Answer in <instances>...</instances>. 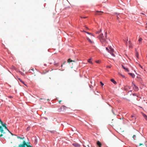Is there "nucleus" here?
<instances>
[{
    "label": "nucleus",
    "mask_w": 147,
    "mask_h": 147,
    "mask_svg": "<svg viewBox=\"0 0 147 147\" xmlns=\"http://www.w3.org/2000/svg\"><path fill=\"white\" fill-rule=\"evenodd\" d=\"M107 32H105L104 35L102 34L99 35L98 38L103 46H105L108 43V38H107Z\"/></svg>",
    "instance_id": "f257e3e1"
},
{
    "label": "nucleus",
    "mask_w": 147,
    "mask_h": 147,
    "mask_svg": "<svg viewBox=\"0 0 147 147\" xmlns=\"http://www.w3.org/2000/svg\"><path fill=\"white\" fill-rule=\"evenodd\" d=\"M28 147V144L26 143L25 141H23L22 144H20L17 147Z\"/></svg>",
    "instance_id": "f03ea898"
},
{
    "label": "nucleus",
    "mask_w": 147,
    "mask_h": 147,
    "mask_svg": "<svg viewBox=\"0 0 147 147\" xmlns=\"http://www.w3.org/2000/svg\"><path fill=\"white\" fill-rule=\"evenodd\" d=\"M67 107L64 105L61 106V108H59L58 110L59 112H61L62 111H64L65 110Z\"/></svg>",
    "instance_id": "7ed1b4c3"
},
{
    "label": "nucleus",
    "mask_w": 147,
    "mask_h": 147,
    "mask_svg": "<svg viewBox=\"0 0 147 147\" xmlns=\"http://www.w3.org/2000/svg\"><path fill=\"white\" fill-rule=\"evenodd\" d=\"M95 15H96L101 16L102 15V13H103V12L101 11H95Z\"/></svg>",
    "instance_id": "20e7f679"
},
{
    "label": "nucleus",
    "mask_w": 147,
    "mask_h": 147,
    "mask_svg": "<svg viewBox=\"0 0 147 147\" xmlns=\"http://www.w3.org/2000/svg\"><path fill=\"white\" fill-rule=\"evenodd\" d=\"M129 119L130 121H133L134 123L135 122L136 118L134 116L131 115V116L129 117Z\"/></svg>",
    "instance_id": "39448f33"
},
{
    "label": "nucleus",
    "mask_w": 147,
    "mask_h": 147,
    "mask_svg": "<svg viewBox=\"0 0 147 147\" xmlns=\"http://www.w3.org/2000/svg\"><path fill=\"white\" fill-rule=\"evenodd\" d=\"M133 88L135 91H137L138 90V88L134 84H133Z\"/></svg>",
    "instance_id": "423d86ee"
},
{
    "label": "nucleus",
    "mask_w": 147,
    "mask_h": 147,
    "mask_svg": "<svg viewBox=\"0 0 147 147\" xmlns=\"http://www.w3.org/2000/svg\"><path fill=\"white\" fill-rule=\"evenodd\" d=\"M113 50L110 48V52H109L111 54V55L112 56L114 57L115 55L113 53Z\"/></svg>",
    "instance_id": "0eeeda50"
},
{
    "label": "nucleus",
    "mask_w": 147,
    "mask_h": 147,
    "mask_svg": "<svg viewBox=\"0 0 147 147\" xmlns=\"http://www.w3.org/2000/svg\"><path fill=\"white\" fill-rule=\"evenodd\" d=\"M73 145L75 147H80V145L78 143H73Z\"/></svg>",
    "instance_id": "6e6552de"
},
{
    "label": "nucleus",
    "mask_w": 147,
    "mask_h": 147,
    "mask_svg": "<svg viewBox=\"0 0 147 147\" xmlns=\"http://www.w3.org/2000/svg\"><path fill=\"white\" fill-rule=\"evenodd\" d=\"M28 72H29L32 73V74H35L34 72V69L33 68L31 69H30L29 70V71H28Z\"/></svg>",
    "instance_id": "1a4fd4ad"
},
{
    "label": "nucleus",
    "mask_w": 147,
    "mask_h": 147,
    "mask_svg": "<svg viewBox=\"0 0 147 147\" xmlns=\"http://www.w3.org/2000/svg\"><path fill=\"white\" fill-rule=\"evenodd\" d=\"M97 144L98 146L99 147H101L102 146L101 143L99 141H98L97 142Z\"/></svg>",
    "instance_id": "9d476101"
},
{
    "label": "nucleus",
    "mask_w": 147,
    "mask_h": 147,
    "mask_svg": "<svg viewBox=\"0 0 147 147\" xmlns=\"http://www.w3.org/2000/svg\"><path fill=\"white\" fill-rule=\"evenodd\" d=\"M122 67L126 71H129V69H128L125 66H124L123 65H122Z\"/></svg>",
    "instance_id": "9b49d317"
},
{
    "label": "nucleus",
    "mask_w": 147,
    "mask_h": 147,
    "mask_svg": "<svg viewBox=\"0 0 147 147\" xmlns=\"http://www.w3.org/2000/svg\"><path fill=\"white\" fill-rule=\"evenodd\" d=\"M142 38L140 37L139 38V39L138 40V41H139V45H140L141 44V42L142 41Z\"/></svg>",
    "instance_id": "f8f14e48"
},
{
    "label": "nucleus",
    "mask_w": 147,
    "mask_h": 147,
    "mask_svg": "<svg viewBox=\"0 0 147 147\" xmlns=\"http://www.w3.org/2000/svg\"><path fill=\"white\" fill-rule=\"evenodd\" d=\"M142 115L145 119L147 121V116L143 113H142Z\"/></svg>",
    "instance_id": "ddd939ff"
},
{
    "label": "nucleus",
    "mask_w": 147,
    "mask_h": 147,
    "mask_svg": "<svg viewBox=\"0 0 147 147\" xmlns=\"http://www.w3.org/2000/svg\"><path fill=\"white\" fill-rule=\"evenodd\" d=\"M128 74L132 77V78H134L135 77V75L134 74L132 73H129Z\"/></svg>",
    "instance_id": "4468645a"
},
{
    "label": "nucleus",
    "mask_w": 147,
    "mask_h": 147,
    "mask_svg": "<svg viewBox=\"0 0 147 147\" xmlns=\"http://www.w3.org/2000/svg\"><path fill=\"white\" fill-rule=\"evenodd\" d=\"M111 80L114 84H116V82L113 79H111Z\"/></svg>",
    "instance_id": "2eb2a0df"
},
{
    "label": "nucleus",
    "mask_w": 147,
    "mask_h": 147,
    "mask_svg": "<svg viewBox=\"0 0 147 147\" xmlns=\"http://www.w3.org/2000/svg\"><path fill=\"white\" fill-rule=\"evenodd\" d=\"M72 61H73V62H75L74 61H73L71 60V59H69L68 60H67V62L69 63L70 62H72Z\"/></svg>",
    "instance_id": "dca6fc26"
},
{
    "label": "nucleus",
    "mask_w": 147,
    "mask_h": 147,
    "mask_svg": "<svg viewBox=\"0 0 147 147\" xmlns=\"http://www.w3.org/2000/svg\"><path fill=\"white\" fill-rule=\"evenodd\" d=\"M136 56L137 58H139V54H138V52L137 51H136Z\"/></svg>",
    "instance_id": "f3484780"
},
{
    "label": "nucleus",
    "mask_w": 147,
    "mask_h": 147,
    "mask_svg": "<svg viewBox=\"0 0 147 147\" xmlns=\"http://www.w3.org/2000/svg\"><path fill=\"white\" fill-rule=\"evenodd\" d=\"M3 130L2 127L1 126H0V131L1 132V133H3Z\"/></svg>",
    "instance_id": "a211bd4d"
},
{
    "label": "nucleus",
    "mask_w": 147,
    "mask_h": 147,
    "mask_svg": "<svg viewBox=\"0 0 147 147\" xmlns=\"http://www.w3.org/2000/svg\"><path fill=\"white\" fill-rule=\"evenodd\" d=\"M87 39L88 40L89 42H90L91 43H93L94 42L91 41V40L88 38H87Z\"/></svg>",
    "instance_id": "6ab92c4d"
},
{
    "label": "nucleus",
    "mask_w": 147,
    "mask_h": 147,
    "mask_svg": "<svg viewBox=\"0 0 147 147\" xmlns=\"http://www.w3.org/2000/svg\"><path fill=\"white\" fill-rule=\"evenodd\" d=\"M92 59H89L88 60V62L91 63H92V61H91V60Z\"/></svg>",
    "instance_id": "aec40b11"
},
{
    "label": "nucleus",
    "mask_w": 147,
    "mask_h": 147,
    "mask_svg": "<svg viewBox=\"0 0 147 147\" xmlns=\"http://www.w3.org/2000/svg\"><path fill=\"white\" fill-rule=\"evenodd\" d=\"M129 48H133V47H132V44H129Z\"/></svg>",
    "instance_id": "412c9836"
},
{
    "label": "nucleus",
    "mask_w": 147,
    "mask_h": 147,
    "mask_svg": "<svg viewBox=\"0 0 147 147\" xmlns=\"http://www.w3.org/2000/svg\"><path fill=\"white\" fill-rule=\"evenodd\" d=\"M133 138H134V140H136V135H134L133 136Z\"/></svg>",
    "instance_id": "4be33fe9"
},
{
    "label": "nucleus",
    "mask_w": 147,
    "mask_h": 147,
    "mask_svg": "<svg viewBox=\"0 0 147 147\" xmlns=\"http://www.w3.org/2000/svg\"><path fill=\"white\" fill-rule=\"evenodd\" d=\"M30 143L29 142H28V147H33L32 146L30 145Z\"/></svg>",
    "instance_id": "5701e85b"
},
{
    "label": "nucleus",
    "mask_w": 147,
    "mask_h": 147,
    "mask_svg": "<svg viewBox=\"0 0 147 147\" xmlns=\"http://www.w3.org/2000/svg\"><path fill=\"white\" fill-rule=\"evenodd\" d=\"M85 32L86 33H87L88 34H91V35L93 36V35L92 34H91V33H89L88 32H86V31H85Z\"/></svg>",
    "instance_id": "b1692460"
},
{
    "label": "nucleus",
    "mask_w": 147,
    "mask_h": 147,
    "mask_svg": "<svg viewBox=\"0 0 147 147\" xmlns=\"http://www.w3.org/2000/svg\"><path fill=\"white\" fill-rule=\"evenodd\" d=\"M17 138H18L20 139H24V138H21V137H19V136H18L17 137Z\"/></svg>",
    "instance_id": "393cba45"
},
{
    "label": "nucleus",
    "mask_w": 147,
    "mask_h": 147,
    "mask_svg": "<svg viewBox=\"0 0 147 147\" xmlns=\"http://www.w3.org/2000/svg\"><path fill=\"white\" fill-rule=\"evenodd\" d=\"M101 31V29H100V31L99 32H96V33L97 34H99V33Z\"/></svg>",
    "instance_id": "a878e982"
},
{
    "label": "nucleus",
    "mask_w": 147,
    "mask_h": 147,
    "mask_svg": "<svg viewBox=\"0 0 147 147\" xmlns=\"http://www.w3.org/2000/svg\"><path fill=\"white\" fill-rule=\"evenodd\" d=\"M21 82H22L25 85V86H27L24 83V82L23 81H22V80H21Z\"/></svg>",
    "instance_id": "bb28decb"
},
{
    "label": "nucleus",
    "mask_w": 147,
    "mask_h": 147,
    "mask_svg": "<svg viewBox=\"0 0 147 147\" xmlns=\"http://www.w3.org/2000/svg\"><path fill=\"white\" fill-rule=\"evenodd\" d=\"M106 49L109 52H110V50L109 51V49L107 47L106 48Z\"/></svg>",
    "instance_id": "cd10ccee"
},
{
    "label": "nucleus",
    "mask_w": 147,
    "mask_h": 147,
    "mask_svg": "<svg viewBox=\"0 0 147 147\" xmlns=\"http://www.w3.org/2000/svg\"><path fill=\"white\" fill-rule=\"evenodd\" d=\"M100 83L102 86H103L104 85V84L101 82H100Z\"/></svg>",
    "instance_id": "c85d7f7f"
},
{
    "label": "nucleus",
    "mask_w": 147,
    "mask_h": 147,
    "mask_svg": "<svg viewBox=\"0 0 147 147\" xmlns=\"http://www.w3.org/2000/svg\"><path fill=\"white\" fill-rule=\"evenodd\" d=\"M128 43H129V44H132L131 41L130 40H129L128 42Z\"/></svg>",
    "instance_id": "c756f323"
},
{
    "label": "nucleus",
    "mask_w": 147,
    "mask_h": 147,
    "mask_svg": "<svg viewBox=\"0 0 147 147\" xmlns=\"http://www.w3.org/2000/svg\"><path fill=\"white\" fill-rule=\"evenodd\" d=\"M143 144H144L143 143H140L139 144V146H140L141 145H143Z\"/></svg>",
    "instance_id": "7c9ffc66"
},
{
    "label": "nucleus",
    "mask_w": 147,
    "mask_h": 147,
    "mask_svg": "<svg viewBox=\"0 0 147 147\" xmlns=\"http://www.w3.org/2000/svg\"><path fill=\"white\" fill-rule=\"evenodd\" d=\"M144 139V144H145V143H146V140H145V139Z\"/></svg>",
    "instance_id": "2f4dec72"
},
{
    "label": "nucleus",
    "mask_w": 147,
    "mask_h": 147,
    "mask_svg": "<svg viewBox=\"0 0 147 147\" xmlns=\"http://www.w3.org/2000/svg\"><path fill=\"white\" fill-rule=\"evenodd\" d=\"M3 134H1L0 135V137H2L3 136Z\"/></svg>",
    "instance_id": "473e14b6"
},
{
    "label": "nucleus",
    "mask_w": 147,
    "mask_h": 147,
    "mask_svg": "<svg viewBox=\"0 0 147 147\" xmlns=\"http://www.w3.org/2000/svg\"><path fill=\"white\" fill-rule=\"evenodd\" d=\"M133 96H136V94L134 93V94H133Z\"/></svg>",
    "instance_id": "72a5a7b5"
},
{
    "label": "nucleus",
    "mask_w": 147,
    "mask_h": 147,
    "mask_svg": "<svg viewBox=\"0 0 147 147\" xmlns=\"http://www.w3.org/2000/svg\"><path fill=\"white\" fill-rule=\"evenodd\" d=\"M121 76H122V77L123 78H125V76H124L122 75L121 74Z\"/></svg>",
    "instance_id": "f704fd0d"
},
{
    "label": "nucleus",
    "mask_w": 147,
    "mask_h": 147,
    "mask_svg": "<svg viewBox=\"0 0 147 147\" xmlns=\"http://www.w3.org/2000/svg\"><path fill=\"white\" fill-rule=\"evenodd\" d=\"M61 101H62V100H59V104H60V103H61Z\"/></svg>",
    "instance_id": "c9c22d12"
},
{
    "label": "nucleus",
    "mask_w": 147,
    "mask_h": 147,
    "mask_svg": "<svg viewBox=\"0 0 147 147\" xmlns=\"http://www.w3.org/2000/svg\"><path fill=\"white\" fill-rule=\"evenodd\" d=\"M9 98H12V97L11 96H9Z\"/></svg>",
    "instance_id": "e433bc0d"
},
{
    "label": "nucleus",
    "mask_w": 147,
    "mask_h": 147,
    "mask_svg": "<svg viewBox=\"0 0 147 147\" xmlns=\"http://www.w3.org/2000/svg\"><path fill=\"white\" fill-rule=\"evenodd\" d=\"M96 62L97 63H99V61H96Z\"/></svg>",
    "instance_id": "4c0bfd02"
},
{
    "label": "nucleus",
    "mask_w": 147,
    "mask_h": 147,
    "mask_svg": "<svg viewBox=\"0 0 147 147\" xmlns=\"http://www.w3.org/2000/svg\"><path fill=\"white\" fill-rule=\"evenodd\" d=\"M107 67H108V68H110L111 67H110V66H107Z\"/></svg>",
    "instance_id": "58836bf2"
},
{
    "label": "nucleus",
    "mask_w": 147,
    "mask_h": 147,
    "mask_svg": "<svg viewBox=\"0 0 147 147\" xmlns=\"http://www.w3.org/2000/svg\"><path fill=\"white\" fill-rule=\"evenodd\" d=\"M83 146H84V147H86V146H85L84 145H83Z\"/></svg>",
    "instance_id": "ea45409f"
},
{
    "label": "nucleus",
    "mask_w": 147,
    "mask_h": 147,
    "mask_svg": "<svg viewBox=\"0 0 147 147\" xmlns=\"http://www.w3.org/2000/svg\"><path fill=\"white\" fill-rule=\"evenodd\" d=\"M10 133H11V134L12 135H13V134L12 133H11V132H10Z\"/></svg>",
    "instance_id": "a19ab883"
},
{
    "label": "nucleus",
    "mask_w": 147,
    "mask_h": 147,
    "mask_svg": "<svg viewBox=\"0 0 147 147\" xmlns=\"http://www.w3.org/2000/svg\"><path fill=\"white\" fill-rule=\"evenodd\" d=\"M66 62L65 61L64 62L63 64H64Z\"/></svg>",
    "instance_id": "79ce46f5"
},
{
    "label": "nucleus",
    "mask_w": 147,
    "mask_h": 147,
    "mask_svg": "<svg viewBox=\"0 0 147 147\" xmlns=\"http://www.w3.org/2000/svg\"><path fill=\"white\" fill-rule=\"evenodd\" d=\"M63 64H62L61 65V67H62L63 66Z\"/></svg>",
    "instance_id": "37998d69"
}]
</instances>
